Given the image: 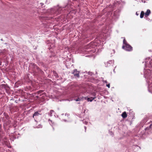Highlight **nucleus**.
Here are the masks:
<instances>
[{
	"label": "nucleus",
	"instance_id": "obj_17",
	"mask_svg": "<svg viewBox=\"0 0 152 152\" xmlns=\"http://www.w3.org/2000/svg\"><path fill=\"white\" fill-rule=\"evenodd\" d=\"M40 4H41L42 6L44 4L43 3H41Z\"/></svg>",
	"mask_w": 152,
	"mask_h": 152
},
{
	"label": "nucleus",
	"instance_id": "obj_19",
	"mask_svg": "<svg viewBox=\"0 0 152 152\" xmlns=\"http://www.w3.org/2000/svg\"><path fill=\"white\" fill-rule=\"evenodd\" d=\"M85 130H86V126L85 127Z\"/></svg>",
	"mask_w": 152,
	"mask_h": 152
},
{
	"label": "nucleus",
	"instance_id": "obj_8",
	"mask_svg": "<svg viewBox=\"0 0 152 152\" xmlns=\"http://www.w3.org/2000/svg\"><path fill=\"white\" fill-rule=\"evenodd\" d=\"M123 43L125 45H128L125 38H124L123 40Z\"/></svg>",
	"mask_w": 152,
	"mask_h": 152
},
{
	"label": "nucleus",
	"instance_id": "obj_3",
	"mask_svg": "<svg viewBox=\"0 0 152 152\" xmlns=\"http://www.w3.org/2000/svg\"><path fill=\"white\" fill-rule=\"evenodd\" d=\"M72 74L74 75L75 76L77 77H79V72L77 71V70L76 69L74 70L73 72H72Z\"/></svg>",
	"mask_w": 152,
	"mask_h": 152
},
{
	"label": "nucleus",
	"instance_id": "obj_4",
	"mask_svg": "<svg viewBox=\"0 0 152 152\" xmlns=\"http://www.w3.org/2000/svg\"><path fill=\"white\" fill-rule=\"evenodd\" d=\"M151 13V11L150 10L148 9L145 13V17H147Z\"/></svg>",
	"mask_w": 152,
	"mask_h": 152
},
{
	"label": "nucleus",
	"instance_id": "obj_2",
	"mask_svg": "<svg viewBox=\"0 0 152 152\" xmlns=\"http://www.w3.org/2000/svg\"><path fill=\"white\" fill-rule=\"evenodd\" d=\"M41 111H37L35 112L33 115V117L34 118L35 121H36V119H37L38 117L41 114L40 113Z\"/></svg>",
	"mask_w": 152,
	"mask_h": 152
},
{
	"label": "nucleus",
	"instance_id": "obj_9",
	"mask_svg": "<svg viewBox=\"0 0 152 152\" xmlns=\"http://www.w3.org/2000/svg\"><path fill=\"white\" fill-rule=\"evenodd\" d=\"M54 111L53 110H51L50 113L49 114V115L50 116H51L53 115V113H54Z\"/></svg>",
	"mask_w": 152,
	"mask_h": 152
},
{
	"label": "nucleus",
	"instance_id": "obj_7",
	"mask_svg": "<svg viewBox=\"0 0 152 152\" xmlns=\"http://www.w3.org/2000/svg\"><path fill=\"white\" fill-rule=\"evenodd\" d=\"M145 15L144 12L143 11H141L140 14V18H141L143 17L144 15Z\"/></svg>",
	"mask_w": 152,
	"mask_h": 152
},
{
	"label": "nucleus",
	"instance_id": "obj_15",
	"mask_svg": "<svg viewBox=\"0 0 152 152\" xmlns=\"http://www.w3.org/2000/svg\"><path fill=\"white\" fill-rule=\"evenodd\" d=\"M107 86L108 88H110V84H107L106 85Z\"/></svg>",
	"mask_w": 152,
	"mask_h": 152
},
{
	"label": "nucleus",
	"instance_id": "obj_14",
	"mask_svg": "<svg viewBox=\"0 0 152 152\" xmlns=\"http://www.w3.org/2000/svg\"><path fill=\"white\" fill-rule=\"evenodd\" d=\"M53 72L55 74L54 75L55 76H56V75H57V73L55 71H53Z\"/></svg>",
	"mask_w": 152,
	"mask_h": 152
},
{
	"label": "nucleus",
	"instance_id": "obj_6",
	"mask_svg": "<svg viewBox=\"0 0 152 152\" xmlns=\"http://www.w3.org/2000/svg\"><path fill=\"white\" fill-rule=\"evenodd\" d=\"M95 98V97H91L90 98H88L87 99V100L88 101L91 102Z\"/></svg>",
	"mask_w": 152,
	"mask_h": 152
},
{
	"label": "nucleus",
	"instance_id": "obj_10",
	"mask_svg": "<svg viewBox=\"0 0 152 152\" xmlns=\"http://www.w3.org/2000/svg\"><path fill=\"white\" fill-rule=\"evenodd\" d=\"M149 90L151 91V93H152V83L150 86Z\"/></svg>",
	"mask_w": 152,
	"mask_h": 152
},
{
	"label": "nucleus",
	"instance_id": "obj_16",
	"mask_svg": "<svg viewBox=\"0 0 152 152\" xmlns=\"http://www.w3.org/2000/svg\"><path fill=\"white\" fill-rule=\"evenodd\" d=\"M139 13H138L137 12H136V15H139Z\"/></svg>",
	"mask_w": 152,
	"mask_h": 152
},
{
	"label": "nucleus",
	"instance_id": "obj_12",
	"mask_svg": "<svg viewBox=\"0 0 152 152\" xmlns=\"http://www.w3.org/2000/svg\"><path fill=\"white\" fill-rule=\"evenodd\" d=\"M80 98H78L77 99H75V100L76 101H79L80 100Z\"/></svg>",
	"mask_w": 152,
	"mask_h": 152
},
{
	"label": "nucleus",
	"instance_id": "obj_18",
	"mask_svg": "<svg viewBox=\"0 0 152 152\" xmlns=\"http://www.w3.org/2000/svg\"><path fill=\"white\" fill-rule=\"evenodd\" d=\"M42 126H41V125H40L39 126V127H38V128H39V127H41Z\"/></svg>",
	"mask_w": 152,
	"mask_h": 152
},
{
	"label": "nucleus",
	"instance_id": "obj_13",
	"mask_svg": "<svg viewBox=\"0 0 152 152\" xmlns=\"http://www.w3.org/2000/svg\"><path fill=\"white\" fill-rule=\"evenodd\" d=\"M151 123L152 124H151L150 125L149 127L150 128H151V126H152V122L151 121H150V123Z\"/></svg>",
	"mask_w": 152,
	"mask_h": 152
},
{
	"label": "nucleus",
	"instance_id": "obj_11",
	"mask_svg": "<svg viewBox=\"0 0 152 152\" xmlns=\"http://www.w3.org/2000/svg\"><path fill=\"white\" fill-rule=\"evenodd\" d=\"M43 90H40V91H38L37 92V93H38V94H39L42 93L43 92Z\"/></svg>",
	"mask_w": 152,
	"mask_h": 152
},
{
	"label": "nucleus",
	"instance_id": "obj_1",
	"mask_svg": "<svg viewBox=\"0 0 152 152\" xmlns=\"http://www.w3.org/2000/svg\"><path fill=\"white\" fill-rule=\"evenodd\" d=\"M122 48L125 50L129 51H132L133 49L132 47L129 44L126 45H123Z\"/></svg>",
	"mask_w": 152,
	"mask_h": 152
},
{
	"label": "nucleus",
	"instance_id": "obj_5",
	"mask_svg": "<svg viewBox=\"0 0 152 152\" xmlns=\"http://www.w3.org/2000/svg\"><path fill=\"white\" fill-rule=\"evenodd\" d=\"M121 116L123 118H125L127 117V115L126 112H124L121 114Z\"/></svg>",
	"mask_w": 152,
	"mask_h": 152
}]
</instances>
